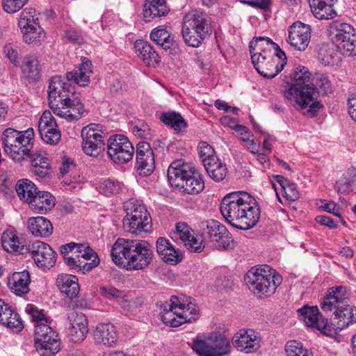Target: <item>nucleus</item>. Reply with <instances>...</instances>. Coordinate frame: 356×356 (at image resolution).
I'll return each instance as SVG.
<instances>
[{
	"mask_svg": "<svg viewBox=\"0 0 356 356\" xmlns=\"http://www.w3.org/2000/svg\"><path fill=\"white\" fill-rule=\"evenodd\" d=\"M92 63L86 58L82 59L77 70L65 74L67 82H63L61 76H53L49 85V106L55 115L68 121L77 120L83 113V105L80 98L72 91L70 84L74 83L79 86H86L90 83V75L92 71Z\"/></svg>",
	"mask_w": 356,
	"mask_h": 356,
	"instance_id": "obj_1",
	"label": "nucleus"
},
{
	"mask_svg": "<svg viewBox=\"0 0 356 356\" xmlns=\"http://www.w3.org/2000/svg\"><path fill=\"white\" fill-rule=\"evenodd\" d=\"M34 131L6 129L1 136L2 147L8 156L15 163L23 165L29 162L31 172L39 178H44L51 173V168L47 153L42 149H33Z\"/></svg>",
	"mask_w": 356,
	"mask_h": 356,
	"instance_id": "obj_2",
	"label": "nucleus"
},
{
	"mask_svg": "<svg viewBox=\"0 0 356 356\" xmlns=\"http://www.w3.org/2000/svg\"><path fill=\"white\" fill-rule=\"evenodd\" d=\"M220 209L226 221L240 229L253 227L260 218L255 199L244 191L227 194L221 202Z\"/></svg>",
	"mask_w": 356,
	"mask_h": 356,
	"instance_id": "obj_3",
	"label": "nucleus"
},
{
	"mask_svg": "<svg viewBox=\"0 0 356 356\" xmlns=\"http://www.w3.org/2000/svg\"><path fill=\"white\" fill-rule=\"evenodd\" d=\"M113 261L127 270H142L152 261V246L146 241L119 238L111 249Z\"/></svg>",
	"mask_w": 356,
	"mask_h": 356,
	"instance_id": "obj_4",
	"label": "nucleus"
},
{
	"mask_svg": "<svg viewBox=\"0 0 356 356\" xmlns=\"http://www.w3.org/2000/svg\"><path fill=\"white\" fill-rule=\"evenodd\" d=\"M350 296L345 286H333L328 289L321 304L325 312L334 310L331 318L330 328L337 334L350 323H356V307H350Z\"/></svg>",
	"mask_w": 356,
	"mask_h": 356,
	"instance_id": "obj_5",
	"label": "nucleus"
},
{
	"mask_svg": "<svg viewBox=\"0 0 356 356\" xmlns=\"http://www.w3.org/2000/svg\"><path fill=\"white\" fill-rule=\"evenodd\" d=\"M310 75L306 67H296L291 74V86L284 90V97L302 109L309 107L307 113L313 115L323 107V104L314 101L315 88L310 83Z\"/></svg>",
	"mask_w": 356,
	"mask_h": 356,
	"instance_id": "obj_6",
	"label": "nucleus"
},
{
	"mask_svg": "<svg viewBox=\"0 0 356 356\" xmlns=\"http://www.w3.org/2000/svg\"><path fill=\"white\" fill-rule=\"evenodd\" d=\"M245 281L249 289L261 297L274 293L282 282L280 275L268 265L252 268L245 275Z\"/></svg>",
	"mask_w": 356,
	"mask_h": 356,
	"instance_id": "obj_7",
	"label": "nucleus"
},
{
	"mask_svg": "<svg viewBox=\"0 0 356 356\" xmlns=\"http://www.w3.org/2000/svg\"><path fill=\"white\" fill-rule=\"evenodd\" d=\"M191 348L198 356H227L232 352L229 339L219 332L198 334L193 339Z\"/></svg>",
	"mask_w": 356,
	"mask_h": 356,
	"instance_id": "obj_8",
	"label": "nucleus"
},
{
	"mask_svg": "<svg viewBox=\"0 0 356 356\" xmlns=\"http://www.w3.org/2000/svg\"><path fill=\"white\" fill-rule=\"evenodd\" d=\"M181 33L188 46L200 47L211 33L210 23L206 15L197 11L187 13L183 19Z\"/></svg>",
	"mask_w": 356,
	"mask_h": 356,
	"instance_id": "obj_9",
	"label": "nucleus"
},
{
	"mask_svg": "<svg viewBox=\"0 0 356 356\" xmlns=\"http://www.w3.org/2000/svg\"><path fill=\"white\" fill-rule=\"evenodd\" d=\"M124 209L126 216L123 219V226L126 231L138 234L151 230L152 219L144 205L130 200L124 202Z\"/></svg>",
	"mask_w": 356,
	"mask_h": 356,
	"instance_id": "obj_10",
	"label": "nucleus"
},
{
	"mask_svg": "<svg viewBox=\"0 0 356 356\" xmlns=\"http://www.w3.org/2000/svg\"><path fill=\"white\" fill-rule=\"evenodd\" d=\"M34 341L37 352L42 356H53L60 350L58 335L49 325L35 326Z\"/></svg>",
	"mask_w": 356,
	"mask_h": 356,
	"instance_id": "obj_11",
	"label": "nucleus"
},
{
	"mask_svg": "<svg viewBox=\"0 0 356 356\" xmlns=\"http://www.w3.org/2000/svg\"><path fill=\"white\" fill-rule=\"evenodd\" d=\"M107 153L113 162L126 163L133 159L134 148L127 137L117 134L108 138Z\"/></svg>",
	"mask_w": 356,
	"mask_h": 356,
	"instance_id": "obj_12",
	"label": "nucleus"
},
{
	"mask_svg": "<svg viewBox=\"0 0 356 356\" xmlns=\"http://www.w3.org/2000/svg\"><path fill=\"white\" fill-rule=\"evenodd\" d=\"M98 127V124H90L81 130L82 149L86 154L92 157H97L104 149L102 131Z\"/></svg>",
	"mask_w": 356,
	"mask_h": 356,
	"instance_id": "obj_13",
	"label": "nucleus"
},
{
	"mask_svg": "<svg viewBox=\"0 0 356 356\" xmlns=\"http://www.w3.org/2000/svg\"><path fill=\"white\" fill-rule=\"evenodd\" d=\"M202 235L215 243L217 248L227 249L233 241L227 228L218 221L211 220L202 222Z\"/></svg>",
	"mask_w": 356,
	"mask_h": 356,
	"instance_id": "obj_14",
	"label": "nucleus"
},
{
	"mask_svg": "<svg viewBox=\"0 0 356 356\" xmlns=\"http://www.w3.org/2000/svg\"><path fill=\"white\" fill-rule=\"evenodd\" d=\"M26 253H29L38 267L49 269L56 261V253L47 243L35 241L26 246Z\"/></svg>",
	"mask_w": 356,
	"mask_h": 356,
	"instance_id": "obj_15",
	"label": "nucleus"
},
{
	"mask_svg": "<svg viewBox=\"0 0 356 356\" xmlns=\"http://www.w3.org/2000/svg\"><path fill=\"white\" fill-rule=\"evenodd\" d=\"M297 312L308 327L316 329L326 336H334L327 318L323 317L318 307L305 305L298 309Z\"/></svg>",
	"mask_w": 356,
	"mask_h": 356,
	"instance_id": "obj_16",
	"label": "nucleus"
},
{
	"mask_svg": "<svg viewBox=\"0 0 356 356\" xmlns=\"http://www.w3.org/2000/svg\"><path fill=\"white\" fill-rule=\"evenodd\" d=\"M38 130L41 138L47 144L56 145L60 139V131L49 111H45L41 115L38 122Z\"/></svg>",
	"mask_w": 356,
	"mask_h": 356,
	"instance_id": "obj_17",
	"label": "nucleus"
},
{
	"mask_svg": "<svg viewBox=\"0 0 356 356\" xmlns=\"http://www.w3.org/2000/svg\"><path fill=\"white\" fill-rule=\"evenodd\" d=\"M251 58L258 73L268 79L275 77L284 68V63H281L279 66L277 59L274 57V54H268L263 56L254 54L251 56Z\"/></svg>",
	"mask_w": 356,
	"mask_h": 356,
	"instance_id": "obj_18",
	"label": "nucleus"
},
{
	"mask_svg": "<svg viewBox=\"0 0 356 356\" xmlns=\"http://www.w3.org/2000/svg\"><path fill=\"white\" fill-rule=\"evenodd\" d=\"M311 26L300 22H294L288 31V42L298 51H305L311 40Z\"/></svg>",
	"mask_w": 356,
	"mask_h": 356,
	"instance_id": "obj_19",
	"label": "nucleus"
},
{
	"mask_svg": "<svg viewBox=\"0 0 356 356\" xmlns=\"http://www.w3.org/2000/svg\"><path fill=\"white\" fill-rule=\"evenodd\" d=\"M195 165L191 163L177 160L172 162L168 169V179L170 185L176 188L184 186L186 179L193 175Z\"/></svg>",
	"mask_w": 356,
	"mask_h": 356,
	"instance_id": "obj_20",
	"label": "nucleus"
},
{
	"mask_svg": "<svg viewBox=\"0 0 356 356\" xmlns=\"http://www.w3.org/2000/svg\"><path fill=\"white\" fill-rule=\"evenodd\" d=\"M136 165L140 175H150L155 169L154 154L148 143L142 141L136 145Z\"/></svg>",
	"mask_w": 356,
	"mask_h": 356,
	"instance_id": "obj_21",
	"label": "nucleus"
},
{
	"mask_svg": "<svg viewBox=\"0 0 356 356\" xmlns=\"http://www.w3.org/2000/svg\"><path fill=\"white\" fill-rule=\"evenodd\" d=\"M232 343L237 350L252 353L260 348V339L253 330H241L234 335Z\"/></svg>",
	"mask_w": 356,
	"mask_h": 356,
	"instance_id": "obj_22",
	"label": "nucleus"
},
{
	"mask_svg": "<svg viewBox=\"0 0 356 356\" xmlns=\"http://www.w3.org/2000/svg\"><path fill=\"white\" fill-rule=\"evenodd\" d=\"M68 320L67 332L70 340L74 343L83 341L88 332L86 316L82 313L72 312L68 316Z\"/></svg>",
	"mask_w": 356,
	"mask_h": 356,
	"instance_id": "obj_23",
	"label": "nucleus"
},
{
	"mask_svg": "<svg viewBox=\"0 0 356 356\" xmlns=\"http://www.w3.org/2000/svg\"><path fill=\"white\" fill-rule=\"evenodd\" d=\"M177 304H179V298L177 296H172L169 301L158 302L159 315L164 324L173 327L182 324Z\"/></svg>",
	"mask_w": 356,
	"mask_h": 356,
	"instance_id": "obj_24",
	"label": "nucleus"
},
{
	"mask_svg": "<svg viewBox=\"0 0 356 356\" xmlns=\"http://www.w3.org/2000/svg\"><path fill=\"white\" fill-rule=\"evenodd\" d=\"M0 324L16 332L24 327L19 315L2 299H0Z\"/></svg>",
	"mask_w": 356,
	"mask_h": 356,
	"instance_id": "obj_25",
	"label": "nucleus"
},
{
	"mask_svg": "<svg viewBox=\"0 0 356 356\" xmlns=\"http://www.w3.org/2000/svg\"><path fill=\"white\" fill-rule=\"evenodd\" d=\"M0 324L16 332L24 327L19 315L2 299H0Z\"/></svg>",
	"mask_w": 356,
	"mask_h": 356,
	"instance_id": "obj_26",
	"label": "nucleus"
},
{
	"mask_svg": "<svg viewBox=\"0 0 356 356\" xmlns=\"http://www.w3.org/2000/svg\"><path fill=\"white\" fill-rule=\"evenodd\" d=\"M156 245L158 254L165 263L175 265L182 260L181 250L176 249L167 239L159 238Z\"/></svg>",
	"mask_w": 356,
	"mask_h": 356,
	"instance_id": "obj_27",
	"label": "nucleus"
},
{
	"mask_svg": "<svg viewBox=\"0 0 356 356\" xmlns=\"http://www.w3.org/2000/svg\"><path fill=\"white\" fill-rule=\"evenodd\" d=\"M31 277L29 271L15 272L8 277L7 285L17 296H22L29 291Z\"/></svg>",
	"mask_w": 356,
	"mask_h": 356,
	"instance_id": "obj_28",
	"label": "nucleus"
},
{
	"mask_svg": "<svg viewBox=\"0 0 356 356\" xmlns=\"http://www.w3.org/2000/svg\"><path fill=\"white\" fill-rule=\"evenodd\" d=\"M118 334L115 326L111 323H99L94 332L95 342L107 346L115 344Z\"/></svg>",
	"mask_w": 356,
	"mask_h": 356,
	"instance_id": "obj_29",
	"label": "nucleus"
},
{
	"mask_svg": "<svg viewBox=\"0 0 356 356\" xmlns=\"http://www.w3.org/2000/svg\"><path fill=\"white\" fill-rule=\"evenodd\" d=\"M134 47L147 66L156 67L161 62L160 56L148 42L143 40H136Z\"/></svg>",
	"mask_w": 356,
	"mask_h": 356,
	"instance_id": "obj_30",
	"label": "nucleus"
},
{
	"mask_svg": "<svg viewBox=\"0 0 356 356\" xmlns=\"http://www.w3.org/2000/svg\"><path fill=\"white\" fill-rule=\"evenodd\" d=\"M337 0H309V4L314 16L319 19H329L336 17L333 8Z\"/></svg>",
	"mask_w": 356,
	"mask_h": 356,
	"instance_id": "obj_31",
	"label": "nucleus"
},
{
	"mask_svg": "<svg viewBox=\"0 0 356 356\" xmlns=\"http://www.w3.org/2000/svg\"><path fill=\"white\" fill-rule=\"evenodd\" d=\"M56 285L59 290L70 299L76 298L80 290L78 278L75 275L60 274L56 279Z\"/></svg>",
	"mask_w": 356,
	"mask_h": 356,
	"instance_id": "obj_32",
	"label": "nucleus"
},
{
	"mask_svg": "<svg viewBox=\"0 0 356 356\" xmlns=\"http://www.w3.org/2000/svg\"><path fill=\"white\" fill-rule=\"evenodd\" d=\"M1 245L8 252L24 254L26 253L27 245H23L19 237L13 230H6L1 236Z\"/></svg>",
	"mask_w": 356,
	"mask_h": 356,
	"instance_id": "obj_33",
	"label": "nucleus"
},
{
	"mask_svg": "<svg viewBox=\"0 0 356 356\" xmlns=\"http://www.w3.org/2000/svg\"><path fill=\"white\" fill-rule=\"evenodd\" d=\"M31 209L38 213H45L55 205L54 196L45 191H38L33 200L29 204Z\"/></svg>",
	"mask_w": 356,
	"mask_h": 356,
	"instance_id": "obj_34",
	"label": "nucleus"
},
{
	"mask_svg": "<svg viewBox=\"0 0 356 356\" xmlns=\"http://www.w3.org/2000/svg\"><path fill=\"white\" fill-rule=\"evenodd\" d=\"M30 232L35 236L49 237L53 232L51 222L44 217L30 218L28 221Z\"/></svg>",
	"mask_w": 356,
	"mask_h": 356,
	"instance_id": "obj_35",
	"label": "nucleus"
},
{
	"mask_svg": "<svg viewBox=\"0 0 356 356\" xmlns=\"http://www.w3.org/2000/svg\"><path fill=\"white\" fill-rule=\"evenodd\" d=\"M143 16L147 22L151 21L155 17L165 16L169 12L165 0H152L145 4Z\"/></svg>",
	"mask_w": 356,
	"mask_h": 356,
	"instance_id": "obj_36",
	"label": "nucleus"
},
{
	"mask_svg": "<svg viewBox=\"0 0 356 356\" xmlns=\"http://www.w3.org/2000/svg\"><path fill=\"white\" fill-rule=\"evenodd\" d=\"M204 188V181L202 175L195 168L193 175L190 176L179 189L188 194H198Z\"/></svg>",
	"mask_w": 356,
	"mask_h": 356,
	"instance_id": "obj_37",
	"label": "nucleus"
},
{
	"mask_svg": "<svg viewBox=\"0 0 356 356\" xmlns=\"http://www.w3.org/2000/svg\"><path fill=\"white\" fill-rule=\"evenodd\" d=\"M274 47H275V43L269 38L259 37L250 42V52L251 56L254 54H257L260 56H266L268 54H273Z\"/></svg>",
	"mask_w": 356,
	"mask_h": 356,
	"instance_id": "obj_38",
	"label": "nucleus"
},
{
	"mask_svg": "<svg viewBox=\"0 0 356 356\" xmlns=\"http://www.w3.org/2000/svg\"><path fill=\"white\" fill-rule=\"evenodd\" d=\"M204 166L209 176L215 181H222L227 176V168L218 157L211 159V161Z\"/></svg>",
	"mask_w": 356,
	"mask_h": 356,
	"instance_id": "obj_39",
	"label": "nucleus"
},
{
	"mask_svg": "<svg viewBox=\"0 0 356 356\" xmlns=\"http://www.w3.org/2000/svg\"><path fill=\"white\" fill-rule=\"evenodd\" d=\"M16 192L19 197L28 204L33 200L38 193L35 184L27 179L19 180L17 182Z\"/></svg>",
	"mask_w": 356,
	"mask_h": 356,
	"instance_id": "obj_40",
	"label": "nucleus"
},
{
	"mask_svg": "<svg viewBox=\"0 0 356 356\" xmlns=\"http://www.w3.org/2000/svg\"><path fill=\"white\" fill-rule=\"evenodd\" d=\"M160 120L177 131H183L187 127V122L180 113L175 111L163 113Z\"/></svg>",
	"mask_w": 356,
	"mask_h": 356,
	"instance_id": "obj_41",
	"label": "nucleus"
},
{
	"mask_svg": "<svg viewBox=\"0 0 356 356\" xmlns=\"http://www.w3.org/2000/svg\"><path fill=\"white\" fill-rule=\"evenodd\" d=\"M355 32L356 31L353 26L341 22H334L330 29V35L334 43Z\"/></svg>",
	"mask_w": 356,
	"mask_h": 356,
	"instance_id": "obj_42",
	"label": "nucleus"
},
{
	"mask_svg": "<svg viewBox=\"0 0 356 356\" xmlns=\"http://www.w3.org/2000/svg\"><path fill=\"white\" fill-rule=\"evenodd\" d=\"M356 171L355 168H348L339 178L335 185V189L339 193L348 194L352 191V186L355 184Z\"/></svg>",
	"mask_w": 356,
	"mask_h": 356,
	"instance_id": "obj_43",
	"label": "nucleus"
},
{
	"mask_svg": "<svg viewBox=\"0 0 356 356\" xmlns=\"http://www.w3.org/2000/svg\"><path fill=\"white\" fill-rule=\"evenodd\" d=\"M65 264L73 270L76 271H81L85 273L86 271L92 270L94 267L97 266V262L93 261V263H87L82 261L80 258V254L74 253L71 255L65 257Z\"/></svg>",
	"mask_w": 356,
	"mask_h": 356,
	"instance_id": "obj_44",
	"label": "nucleus"
},
{
	"mask_svg": "<svg viewBox=\"0 0 356 356\" xmlns=\"http://www.w3.org/2000/svg\"><path fill=\"white\" fill-rule=\"evenodd\" d=\"M150 38L163 49H168L173 44V38L171 34L163 28L159 26L153 29L150 33Z\"/></svg>",
	"mask_w": 356,
	"mask_h": 356,
	"instance_id": "obj_45",
	"label": "nucleus"
},
{
	"mask_svg": "<svg viewBox=\"0 0 356 356\" xmlns=\"http://www.w3.org/2000/svg\"><path fill=\"white\" fill-rule=\"evenodd\" d=\"M179 311L180 318H182V324L186 322H192L199 317V309L197 305L188 302L187 304L179 300V304H177Z\"/></svg>",
	"mask_w": 356,
	"mask_h": 356,
	"instance_id": "obj_46",
	"label": "nucleus"
},
{
	"mask_svg": "<svg viewBox=\"0 0 356 356\" xmlns=\"http://www.w3.org/2000/svg\"><path fill=\"white\" fill-rule=\"evenodd\" d=\"M20 29L23 33L24 41L28 44L38 42L44 37L43 31L39 24L28 25Z\"/></svg>",
	"mask_w": 356,
	"mask_h": 356,
	"instance_id": "obj_47",
	"label": "nucleus"
},
{
	"mask_svg": "<svg viewBox=\"0 0 356 356\" xmlns=\"http://www.w3.org/2000/svg\"><path fill=\"white\" fill-rule=\"evenodd\" d=\"M23 71L29 79L37 80L39 78V62L35 56H27L24 57Z\"/></svg>",
	"mask_w": 356,
	"mask_h": 356,
	"instance_id": "obj_48",
	"label": "nucleus"
},
{
	"mask_svg": "<svg viewBox=\"0 0 356 356\" xmlns=\"http://www.w3.org/2000/svg\"><path fill=\"white\" fill-rule=\"evenodd\" d=\"M338 49L345 56L356 55V32L348 35L335 43Z\"/></svg>",
	"mask_w": 356,
	"mask_h": 356,
	"instance_id": "obj_49",
	"label": "nucleus"
},
{
	"mask_svg": "<svg viewBox=\"0 0 356 356\" xmlns=\"http://www.w3.org/2000/svg\"><path fill=\"white\" fill-rule=\"evenodd\" d=\"M318 60L323 65H333L337 61L336 53L329 44H323L318 50Z\"/></svg>",
	"mask_w": 356,
	"mask_h": 356,
	"instance_id": "obj_50",
	"label": "nucleus"
},
{
	"mask_svg": "<svg viewBox=\"0 0 356 356\" xmlns=\"http://www.w3.org/2000/svg\"><path fill=\"white\" fill-rule=\"evenodd\" d=\"M25 312L30 315L33 321L35 323V327L39 325H49L51 321L44 313L42 309H39L36 306L32 304H28L25 308Z\"/></svg>",
	"mask_w": 356,
	"mask_h": 356,
	"instance_id": "obj_51",
	"label": "nucleus"
},
{
	"mask_svg": "<svg viewBox=\"0 0 356 356\" xmlns=\"http://www.w3.org/2000/svg\"><path fill=\"white\" fill-rule=\"evenodd\" d=\"M286 356H314L312 351L305 348L302 343L289 341L285 346Z\"/></svg>",
	"mask_w": 356,
	"mask_h": 356,
	"instance_id": "obj_52",
	"label": "nucleus"
},
{
	"mask_svg": "<svg viewBox=\"0 0 356 356\" xmlns=\"http://www.w3.org/2000/svg\"><path fill=\"white\" fill-rule=\"evenodd\" d=\"M191 232L192 230L186 223L178 222L176 224L175 230L170 233V236L174 241L180 239L185 245L193 235Z\"/></svg>",
	"mask_w": 356,
	"mask_h": 356,
	"instance_id": "obj_53",
	"label": "nucleus"
},
{
	"mask_svg": "<svg viewBox=\"0 0 356 356\" xmlns=\"http://www.w3.org/2000/svg\"><path fill=\"white\" fill-rule=\"evenodd\" d=\"M38 18L35 17V10L33 8H25L21 13L19 20V26L20 29H24L26 26L37 24Z\"/></svg>",
	"mask_w": 356,
	"mask_h": 356,
	"instance_id": "obj_54",
	"label": "nucleus"
},
{
	"mask_svg": "<svg viewBox=\"0 0 356 356\" xmlns=\"http://www.w3.org/2000/svg\"><path fill=\"white\" fill-rule=\"evenodd\" d=\"M316 89L318 93L327 95L332 92L331 81L327 76L322 74H316L315 77Z\"/></svg>",
	"mask_w": 356,
	"mask_h": 356,
	"instance_id": "obj_55",
	"label": "nucleus"
},
{
	"mask_svg": "<svg viewBox=\"0 0 356 356\" xmlns=\"http://www.w3.org/2000/svg\"><path fill=\"white\" fill-rule=\"evenodd\" d=\"M78 249L77 253L80 254V258L82 261L87 263H93V261H95L97 262V266L99 264V260L97 253L88 245L79 243Z\"/></svg>",
	"mask_w": 356,
	"mask_h": 356,
	"instance_id": "obj_56",
	"label": "nucleus"
},
{
	"mask_svg": "<svg viewBox=\"0 0 356 356\" xmlns=\"http://www.w3.org/2000/svg\"><path fill=\"white\" fill-rule=\"evenodd\" d=\"M131 129L132 134L138 138H149L151 135L149 125L142 120L136 121Z\"/></svg>",
	"mask_w": 356,
	"mask_h": 356,
	"instance_id": "obj_57",
	"label": "nucleus"
},
{
	"mask_svg": "<svg viewBox=\"0 0 356 356\" xmlns=\"http://www.w3.org/2000/svg\"><path fill=\"white\" fill-rule=\"evenodd\" d=\"M99 188L105 195L116 194L121 189V184L117 181L108 179L101 182Z\"/></svg>",
	"mask_w": 356,
	"mask_h": 356,
	"instance_id": "obj_58",
	"label": "nucleus"
},
{
	"mask_svg": "<svg viewBox=\"0 0 356 356\" xmlns=\"http://www.w3.org/2000/svg\"><path fill=\"white\" fill-rule=\"evenodd\" d=\"M199 154L204 165L211 161V159L217 158L214 155L213 148L207 142H200L199 144Z\"/></svg>",
	"mask_w": 356,
	"mask_h": 356,
	"instance_id": "obj_59",
	"label": "nucleus"
},
{
	"mask_svg": "<svg viewBox=\"0 0 356 356\" xmlns=\"http://www.w3.org/2000/svg\"><path fill=\"white\" fill-rule=\"evenodd\" d=\"M28 0H2V7L8 13H14L19 10L27 3Z\"/></svg>",
	"mask_w": 356,
	"mask_h": 356,
	"instance_id": "obj_60",
	"label": "nucleus"
},
{
	"mask_svg": "<svg viewBox=\"0 0 356 356\" xmlns=\"http://www.w3.org/2000/svg\"><path fill=\"white\" fill-rule=\"evenodd\" d=\"M185 246L191 252H200L204 248L203 241L192 235L188 241L186 242Z\"/></svg>",
	"mask_w": 356,
	"mask_h": 356,
	"instance_id": "obj_61",
	"label": "nucleus"
},
{
	"mask_svg": "<svg viewBox=\"0 0 356 356\" xmlns=\"http://www.w3.org/2000/svg\"><path fill=\"white\" fill-rule=\"evenodd\" d=\"M100 293L102 296L105 297L106 298H117L118 299L120 297H121L122 291L118 290V289L113 287V286H101L100 289Z\"/></svg>",
	"mask_w": 356,
	"mask_h": 356,
	"instance_id": "obj_62",
	"label": "nucleus"
},
{
	"mask_svg": "<svg viewBox=\"0 0 356 356\" xmlns=\"http://www.w3.org/2000/svg\"><path fill=\"white\" fill-rule=\"evenodd\" d=\"M283 191L284 192L285 197L290 201H296L300 197L297 187L293 182H290L286 186H285Z\"/></svg>",
	"mask_w": 356,
	"mask_h": 356,
	"instance_id": "obj_63",
	"label": "nucleus"
},
{
	"mask_svg": "<svg viewBox=\"0 0 356 356\" xmlns=\"http://www.w3.org/2000/svg\"><path fill=\"white\" fill-rule=\"evenodd\" d=\"M4 53L11 63H14L16 66L18 65L19 62L17 60V51L11 44H6L4 47Z\"/></svg>",
	"mask_w": 356,
	"mask_h": 356,
	"instance_id": "obj_64",
	"label": "nucleus"
}]
</instances>
